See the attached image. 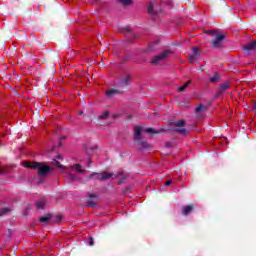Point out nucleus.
<instances>
[{
	"instance_id": "nucleus-1",
	"label": "nucleus",
	"mask_w": 256,
	"mask_h": 256,
	"mask_svg": "<svg viewBox=\"0 0 256 256\" xmlns=\"http://www.w3.org/2000/svg\"><path fill=\"white\" fill-rule=\"evenodd\" d=\"M22 165L27 169L37 170L39 177H45V175L51 173V167L47 166L45 162H23Z\"/></svg>"
},
{
	"instance_id": "nucleus-2",
	"label": "nucleus",
	"mask_w": 256,
	"mask_h": 256,
	"mask_svg": "<svg viewBox=\"0 0 256 256\" xmlns=\"http://www.w3.org/2000/svg\"><path fill=\"white\" fill-rule=\"evenodd\" d=\"M169 55H171V52L169 50H165L159 55L153 56L151 59L152 65H159V63H161L162 61H165V59H167Z\"/></svg>"
},
{
	"instance_id": "nucleus-3",
	"label": "nucleus",
	"mask_w": 256,
	"mask_h": 256,
	"mask_svg": "<svg viewBox=\"0 0 256 256\" xmlns=\"http://www.w3.org/2000/svg\"><path fill=\"white\" fill-rule=\"evenodd\" d=\"M173 125L176 128H172V131H175L176 133H179L180 135H187V129L183 128L186 125L185 120H179L177 122H174Z\"/></svg>"
},
{
	"instance_id": "nucleus-4",
	"label": "nucleus",
	"mask_w": 256,
	"mask_h": 256,
	"mask_svg": "<svg viewBox=\"0 0 256 256\" xmlns=\"http://www.w3.org/2000/svg\"><path fill=\"white\" fill-rule=\"evenodd\" d=\"M223 41H225V34H217L212 39V47H214V49H221V47H223Z\"/></svg>"
},
{
	"instance_id": "nucleus-5",
	"label": "nucleus",
	"mask_w": 256,
	"mask_h": 256,
	"mask_svg": "<svg viewBox=\"0 0 256 256\" xmlns=\"http://www.w3.org/2000/svg\"><path fill=\"white\" fill-rule=\"evenodd\" d=\"M228 89H231V84H229V82H224L220 84L219 89L215 94V99H219V97H221V95H223L225 91H228Z\"/></svg>"
},
{
	"instance_id": "nucleus-6",
	"label": "nucleus",
	"mask_w": 256,
	"mask_h": 256,
	"mask_svg": "<svg viewBox=\"0 0 256 256\" xmlns=\"http://www.w3.org/2000/svg\"><path fill=\"white\" fill-rule=\"evenodd\" d=\"M148 13L149 15H157L158 13H161V6L150 2L148 4Z\"/></svg>"
},
{
	"instance_id": "nucleus-7",
	"label": "nucleus",
	"mask_w": 256,
	"mask_h": 256,
	"mask_svg": "<svg viewBox=\"0 0 256 256\" xmlns=\"http://www.w3.org/2000/svg\"><path fill=\"white\" fill-rule=\"evenodd\" d=\"M200 56H201V53L199 52V48H194L192 50V53L189 54V61L191 65H194L195 61H197Z\"/></svg>"
},
{
	"instance_id": "nucleus-8",
	"label": "nucleus",
	"mask_w": 256,
	"mask_h": 256,
	"mask_svg": "<svg viewBox=\"0 0 256 256\" xmlns=\"http://www.w3.org/2000/svg\"><path fill=\"white\" fill-rule=\"evenodd\" d=\"M193 211H195V204H188L182 207V215H184V217L191 215Z\"/></svg>"
},
{
	"instance_id": "nucleus-9",
	"label": "nucleus",
	"mask_w": 256,
	"mask_h": 256,
	"mask_svg": "<svg viewBox=\"0 0 256 256\" xmlns=\"http://www.w3.org/2000/svg\"><path fill=\"white\" fill-rule=\"evenodd\" d=\"M141 133H143V128L141 126L134 127V141H141Z\"/></svg>"
},
{
	"instance_id": "nucleus-10",
	"label": "nucleus",
	"mask_w": 256,
	"mask_h": 256,
	"mask_svg": "<svg viewBox=\"0 0 256 256\" xmlns=\"http://www.w3.org/2000/svg\"><path fill=\"white\" fill-rule=\"evenodd\" d=\"M255 49H256V40L243 46V50L246 51V53H252V51H255Z\"/></svg>"
},
{
	"instance_id": "nucleus-11",
	"label": "nucleus",
	"mask_w": 256,
	"mask_h": 256,
	"mask_svg": "<svg viewBox=\"0 0 256 256\" xmlns=\"http://www.w3.org/2000/svg\"><path fill=\"white\" fill-rule=\"evenodd\" d=\"M136 141L142 151H145V149H151V144H149L147 140H142L141 138L140 140H136Z\"/></svg>"
},
{
	"instance_id": "nucleus-12",
	"label": "nucleus",
	"mask_w": 256,
	"mask_h": 256,
	"mask_svg": "<svg viewBox=\"0 0 256 256\" xmlns=\"http://www.w3.org/2000/svg\"><path fill=\"white\" fill-rule=\"evenodd\" d=\"M120 87H129L131 85V75H126L120 82Z\"/></svg>"
},
{
	"instance_id": "nucleus-13",
	"label": "nucleus",
	"mask_w": 256,
	"mask_h": 256,
	"mask_svg": "<svg viewBox=\"0 0 256 256\" xmlns=\"http://www.w3.org/2000/svg\"><path fill=\"white\" fill-rule=\"evenodd\" d=\"M113 175H115L113 172H103L98 177H100V181H109Z\"/></svg>"
},
{
	"instance_id": "nucleus-14",
	"label": "nucleus",
	"mask_w": 256,
	"mask_h": 256,
	"mask_svg": "<svg viewBox=\"0 0 256 256\" xmlns=\"http://www.w3.org/2000/svg\"><path fill=\"white\" fill-rule=\"evenodd\" d=\"M165 128L155 130L154 128H146V133H151L152 135H159L165 133Z\"/></svg>"
},
{
	"instance_id": "nucleus-15",
	"label": "nucleus",
	"mask_w": 256,
	"mask_h": 256,
	"mask_svg": "<svg viewBox=\"0 0 256 256\" xmlns=\"http://www.w3.org/2000/svg\"><path fill=\"white\" fill-rule=\"evenodd\" d=\"M115 95H119V90H117V89H110V90L106 91V96L109 99H112V97H114Z\"/></svg>"
},
{
	"instance_id": "nucleus-16",
	"label": "nucleus",
	"mask_w": 256,
	"mask_h": 256,
	"mask_svg": "<svg viewBox=\"0 0 256 256\" xmlns=\"http://www.w3.org/2000/svg\"><path fill=\"white\" fill-rule=\"evenodd\" d=\"M64 177L69 181H77V175L71 173H64Z\"/></svg>"
},
{
	"instance_id": "nucleus-17",
	"label": "nucleus",
	"mask_w": 256,
	"mask_h": 256,
	"mask_svg": "<svg viewBox=\"0 0 256 256\" xmlns=\"http://www.w3.org/2000/svg\"><path fill=\"white\" fill-rule=\"evenodd\" d=\"M40 223H49L51 221V214H47L46 216H42L39 218Z\"/></svg>"
},
{
	"instance_id": "nucleus-18",
	"label": "nucleus",
	"mask_w": 256,
	"mask_h": 256,
	"mask_svg": "<svg viewBox=\"0 0 256 256\" xmlns=\"http://www.w3.org/2000/svg\"><path fill=\"white\" fill-rule=\"evenodd\" d=\"M99 175H101V173L93 172L88 176V179H96V181H101Z\"/></svg>"
},
{
	"instance_id": "nucleus-19",
	"label": "nucleus",
	"mask_w": 256,
	"mask_h": 256,
	"mask_svg": "<svg viewBox=\"0 0 256 256\" xmlns=\"http://www.w3.org/2000/svg\"><path fill=\"white\" fill-rule=\"evenodd\" d=\"M221 79V75L219 73H215L213 77L210 78V83H217Z\"/></svg>"
},
{
	"instance_id": "nucleus-20",
	"label": "nucleus",
	"mask_w": 256,
	"mask_h": 256,
	"mask_svg": "<svg viewBox=\"0 0 256 256\" xmlns=\"http://www.w3.org/2000/svg\"><path fill=\"white\" fill-rule=\"evenodd\" d=\"M11 208H9V207H5V208H2L1 210H0V217H2V215H7V214H9V213H11Z\"/></svg>"
},
{
	"instance_id": "nucleus-21",
	"label": "nucleus",
	"mask_w": 256,
	"mask_h": 256,
	"mask_svg": "<svg viewBox=\"0 0 256 256\" xmlns=\"http://www.w3.org/2000/svg\"><path fill=\"white\" fill-rule=\"evenodd\" d=\"M109 117H111V114L109 113V111H105V112H103V113L99 116V119L105 120V119H109Z\"/></svg>"
},
{
	"instance_id": "nucleus-22",
	"label": "nucleus",
	"mask_w": 256,
	"mask_h": 256,
	"mask_svg": "<svg viewBox=\"0 0 256 256\" xmlns=\"http://www.w3.org/2000/svg\"><path fill=\"white\" fill-rule=\"evenodd\" d=\"M190 83H191V81L185 82L183 86H181V87L178 88V92H179V93H183V91H185V89H186L187 87H189V84H190Z\"/></svg>"
},
{
	"instance_id": "nucleus-23",
	"label": "nucleus",
	"mask_w": 256,
	"mask_h": 256,
	"mask_svg": "<svg viewBox=\"0 0 256 256\" xmlns=\"http://www.w3.org/2000/svg\"><path fill=\"white\" fill-rule=\"evenodd\" d=\"M52 165H55V167H58L59 169H65V166H63V164H61V162L57 161L56 159L52 161Z\"/></svg>"
},
{
	"instance_id": "nucleus-24",
	"label": "nucleus",
	"mask_w": 256,
	"mask_h": 256,
	"mask_svg": "<svg viewBox=\"0 0 256 256\" xmlns=\"http://www.w3.org/2000/svg\"><path fill=\"white\" fill-rule=\"evenodd\" d=\"M37 209H45V201L40 200L36 203Z\"/></svg>"
},
{
	"instance_id": "nucleus-25",
	"label": "nucleus",
	"mask_w": 256,
	"mask_h": 256,
	"mask_svg": "<svg viewBox=\"0 0 256 256\" xmlns=\"http://www.w3.org/2000/svg\"><path fill=\"white\" fill-rule=\"evenodd\" d=\"M119 3H122V5H124V7H127L129 5H131V3H133V0H118Z\"/></svg>"
},
{
	"instance_id": "nucleus-26",
	"label": "nucleus",
	"mask_w": 256,
	"mask_h": 256,
	"mask_svg": "<svg viewBox=\"0 0 256 256\" xmlns=\"http://www.w3.org/2000/svg\"><path fill=\"white\" fill-rule=\"evenodd\" d=\"M74 169H77L78 173H85V169H81V164H74Z\"/></svg>"
},
{
	"instance_id": "nucleus-27",
	"label": "nucleus",
	"mask_w": 256,
	"mask_h": 256,
	"mask_svg": "<svg viewBox=\"0 0 256 256\" xmlns=\"http://www.w3.org/2000/svg\"><path fill=\"white\" fill-rule=\"evenodd\" d=\"M9 167L0 166V175H5V173H9Z\"/></svg>"
},
{
	"instance_id": "nucleus-28",
	"label": "nucleus",
	"mask_w": 256,
	"mask_h": 256,
	"mask_svg": "<svg viewBox=\"0 0 256 256\" xmlns=\"http://www.w3.org/2000/svg\"><path fill=\"white\" fill-rule=\"evenodd\" d=\"M196 113H201V111H205V108H203V104H200L198 107L195 109Z\"/></svg>"
},
{
	"instance_id": "nucleus-29",
	"label": "nucleus",
	"mask_w": 256,
	"mask_h": 256,
	"mask_svg": "<svg viewBox=\"0 0 256 256\" xmlns=\"http://www.w3.org/2000/svg\"><path fill=\"white\" fill-rule=\"evenodd\" d=\"M61 221H63V217L62 216H56L55 219L53 220V223H61Z\"/></svg>"
},
{
	"instance_id": "nucleus-30",
	"label": "nucleus",
	"mask_w": 256,
	"mask_h": 256,
	"mask_svg": "<svg viewBox=\"0 0 256 256\" xmlns=\"http://www.w3.org/2000/svg\"><path fill=\"white\" fill-rule=\"evenodd\" d=\"M88 245H89L90 247H93V246L95 245V242H94V240H93V237H89V238H88Z\"/></svg>"
},
{
	"instance_id": "nucleus-31",
	"label": "nucleus",
	"mask_w": 256,
	"mask_h": 256,
	"mask_svg": "<svg viewBox=\"0 0 256 256\" xmlns=\"http://www.w3.org/2000/svg\"><path fill=\"white\" fill-rule=\"evenodd\" d=\"M87 206H88V207L95 208V207H97V204H95V202H93V201H88V202H87Z\"/></svg>"
},
{
	"instance_id": "nucleus-32",
	"label": "nucleus",
	"mask_w": 256,
	"mask_h": 256,
	"mask_svg": "<svg viewBox=\"0 0 256 256\" xmlns=\"http://www.w3.org/2000/svg\"><path fill=\"white\" fill-rule=\"evenodd\" d=\"M88 197H89V199L97 200V195H95V194L88 193Z\"/></svg>"
},
{
	"instance_id": "nucleus-33",
	"label": "nucleus",
	"mask_w": 256,
	"mask_h": 256,
	"mask_svg": "<svg viewBox=\"0 0 256 256\" xmlns=\"http://www.w3.org/2000/svg\"><path fill=\"white\" fill-rule=\"evenodd\" d=\"M206 33L208 35H217V32L215 30H208Z\"/></svg>"
},
{
	"instance_id": "nucleus-34",
	"label": "nucleus",
	"mask_w": 256,
	"mask_h": 256,
	"mask_svg": "<svg viewBox=\"0 0 256 256\" xmlns=\"http://www.w3.org/2000/svg\"><path fill=\"white\" fill-rule=\"evenodd\" d=\"M172 146H173V144L171 142L165 143V147H167L168 149H171Z\"/></svg>"
},
{
	"instance_id": "nucleus-35",
	"label": "nucleus",
	"mask_w": 256,
	"mask_h": 256,
	"mask_svg": "<svg viewBox=\"0 0 256 256\" xmlns=\"http://www.w3.org/2000/svg\"><path fill=\"white\" fill-rule=\"evenodd\" d=\"M173 183V181H171V180H168V181H166L165 182V187H169V185H171Z\"/></svg>"
},
{
	"instance_id": "nucleus-36",
	"label": "nucleus",
	"mask_w": 256,
	"mask_h": 256,
	"mask_svg": "<svg viewBox=\"0 0 256 256\" xmlns=\"http://www.w3.org/2000/svg\"><path fill=\"white\" fill-rule=\"evenodd\" d=\"M252 111H253L254 113H256V102H254V104H253V106H252Z\"/></svg>"
},
{
	"instance_id": "nucleus-37",
	"label": "nucleus",
	"mask_w": 256,
	"mask_h": 256,
	"mask_svg": "<svg viewBox=\"0 0 256 256\" xmlns=\"http://www.w3.org/2000/svg\"><path fill=\"white\" fill-rule=\"evenodd\" d=\"M123 183H125V178L120 179L119 185H121V184H123Z\"/></svg>"
},
{
	"instance_id": "nucleus-38",
	"label": "nucleus",
	"mask_w": 256,
	"mask_h": 256,
	"mask_svg": "<svg viewBox=\"0 0 256 256\" xmlns=\"http://www.w3.org/2000/svg\"><path fill=\"white\" fill-rule=\"evenodd\" d=\"M63 158V156L61 155V154H58L57 156H56V159H62Z\"/></svg>"
},
{
	"instance_id": "nucleus-39",
	"label": "nucleus",
	"mask_w": 256,
	"mask_h": 256,
	"mask_svg": "<svg viewBox=\"0 0 256 256\" xmlns=\"http://www.w3.org/2000/svg\"><path fill=\"white\" fill-rule=\"evenodd\" d=\"M124 31H126V33H129V31H131L129 28H125Z\"/></svg>"
},
{
	"instance_id": "nucleus-40",
	"label": "nucleus",
	"mask_w": 256,
	"mask_h": 256,
	"mask_svg": "<svg viewBox=\"0 0 256 256\" xmlns=\"http://www.w3.org/2000/svg\"><path fill=\"white\" fill-rule=\"evenodd\" d=\"M117 117H118L117 115H112L111 116L112 119H117Z\"/></svg>"
},
{
	"instance_id": "nucleus-41",
	"label": "nucleus",
	"mask_w": 256,
	"mask_h": 256,
	"mask_svg": "<svg viewBox=\"0 0 256 256\" xmlns=\"http://www.w3.org/2000/svg\"><path fill=\"white\" fill-rule=\"evenodd\" d=\"M79 115H83V111H79Z\"/></svg>"
},
{
	"instance_id": "nucleus-42",
	"label": "nucleus",
	"mask_w": 256,
	"mask_h": 256,
	"mask_svg": "<svg viewBox=\"0 0 256 256\" xmlns=\"http://www.w3.org/2000/svg\"><path fill=\"white\" fill-rule=\"evenodd\" d=\"M90 165H91V161H88V167H90Z\"/></svg>"
},
{
	"instance_id": "nucleus-43",
	"label": "nucleus",
	"mask_w": 256,
	"mask_h": 256,
	"mask_svg": "<svg viewBox=\"0 0 256 256\" xmlns=\"http://www.w3.org/2000/svg\"><path fill=\"white\" fill-rule=\"evenodd\" d=\"M119 176L123 175V172L118 173Z\"/></svg>"
},
{
	"instance_id": "nucleus-44",
	"label": "nucleus",
	"mask_w": 256,
	"mask_h": 256,
	"mask_svg": "<svg viewBox=\"0 0 256 256\" xmlns=\"http://www.w3.org/2000/svg\"><path fill=\"white\" fill-rule=\"evenodd\" d=\"M60 139H66L65 136H62Z\"/></svg>"
}]
</instances>
